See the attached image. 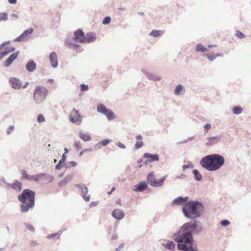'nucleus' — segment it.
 Instances as JSON below:
<instances>
[{
	"instance_id": "nucleus-1",
	"label": "nucleus",
	"mask_w": 251,
	"mask_h": 251,
	"mask_svg": "<svg viewBox=\"0 0 251 251\" xmlns=\"http://www.w3.org/2000/svg\"><path fill=\"white\" fill-rule=\"evenodd\" d=\"M196 226V223H187L185 224L180 228L179 235H176L174 237V240L178 243H182L177 245V249L183 251H198L197 248L193 246V239L192 233L187 229H194Z\"/></svg>"
},
{
	"instance_id": "nucleus-2",
	"label": "nucleus",
	"mask_w": 251,
	"mask_h": 251,
	"mask_svg": "<svg viewBox=\"0 0 251 251\" xmlns=\"http://www.w3.org/2000/svg\"><path fill=\"white\" fill-rule=\"evenodd\" d=\"M224 163V157L218 154L207 155L201 161L202 167L210 171L219 169Z\"/></svg>"
},
{
	"instance_id": "nucleus-3",
	"label": "nucleus",
	"mask_w": 251,
	"mask_h": 251,
	"mask_svg": "<svg viewBox=\"0 0 251 251\" xmlns=\"http://www.w3.org/2000/svg\"><path fill=\"white\" fill-rule=\"evenodd\" d=\"M35 193L30 189H25L22 193L18 196V200L22 204L21 210L23 212H27L34 205Z\"/></svg>"
},
{
	"instance_id": "nucleus-4",
	"label": "nucleus",
	"mask_w": 251,
	"mask_h": 251,
	"mask_svg": "<svg viewBox=\"0 0 251 251\" xmlns=\"http://www.w3.org/2000/svg\"><path fill=\"white\" fill-rule=\"evenodd\" d=\"M202 210L201 204L196 201H189L183 207L184 215L190 218L199 217Z\"/></svg>"
},
{
	"instance_id": "nucleus-5",
	"label": "nucleus",
	"mask_w": 251,
	"mask_h": 251,
	"mask_svg": "<svg viewBox=\"0 0 251 251\" xmlns=\"http://www.w3.org/2000/svg\"><path fill=\"white\" fill-rule=\"evenodd\" d=\"M48 94L47 89L43 86H37L34 90L33 99L36 103H41L45 100Z\"/></svg>"
},
{
	"instance_id": "nucleus-6",
	"label": "nucleus",
	"mask_w": 251,
	"mask_h": 251,
	"mask_svg": "<svg viewBox=\"0 0 251 251\" xmlns=\"http://www.w3.org/2000/svg\"><path fill=\"white\" fill-rule=\"evenodd\" d=\"M97 110L99 112L104 114L109 121L112 120L115 118L114 112L111 110L106 108L103 105L101 104H99L98 105Z\"/></svg>"
},
{
	"instance_id": "nucleus-7",
	"label": "nucleus",
	"mask_w": 251,
	"mask_h": 251,
	"mask_svg": "<svg viewBox=\"0 0 251 251\" xmlns=\"http://www.w3.org/2000/svg\"><path fill=\"white\" fill-rule=\"evenodd\" d=\"M166 178V177L165 176L163 178L157 180L154 177L153 173H151L148 176L147 180L151 185L154 187H159L163 185Z\"/></svg>"
},
{
	"instance_id": "nucleus-8",
	"label": "nucleus",
	"mask_w": 251,
	"mask_h": 251,
	"mask_svg": "<svg viewBox=\"0 0 251 251\" xmlns=\"http://www.w3.org/2000/svg\"><path fill=\"white\" fill-rule=\"evenodd\" d=\"M69 120L72 123L80 124L81 121V117L78 112L73 109L69 115Z\"/></svg>"
},
{
	"instance_id": "nucleus-9",
	"label": "nucleus",
	"mask_w": 251,
	"mask_h": 251,
	"mask_svg": "<svg viewBox=\"0 0 251 251\" xmlns=\"http://www.w3.org/2000/svg\"><path fill=\"white\" fill-rule=\"evenodd\" d=\"M85 37L83 32L80 29L76 30L74 33V40L76 42L85 43Z\"/></svg>"
},
{
	"instance_id": "nucleus-10",
	"label": "nucleus",
	"mask_w": 251,
	"mask_h": 251,
	"mask_svg": "<svg viewBox=\"0 0 251 251\" xmlns=\"http://www.w3.org/2000/svg\"><path fill=\"white\" fill-rule=\"evenodd\" d=\"M6 187L7 189H12L19 192L22 190V183L18 180H15L12 183H7Z\"/></svg>"
},
{
	"instance_id": "nucleus-11",
	"label": "nucleus",
	"mask_w": 251,
	"mask_h": 251,
	"mask_svg": "<svg viewBox=\"0 0 251 251\" xmlns=\"http://www.w3.org/2000/svg\"><path fill=\"white\" fill-rule=\"evenodd\" d=\"M33 31V29L32 28H29L25 31H24L23 33L20 35L19 37L16 38L14 41L16 42L22 41L25 40H26L28 37L27 36L29 34H31Z\"/></svg>"
},
{
	"instance_id": "nucleus-12",
	"label": "nucleus",
	"mask_w": 251,
	"mask_h": 251,
	"mask_svg": "<svg viewBox=\"0 0 251 251\" xmlns=\"http://www.w3.org/2000/svg\"><path fill=\"white\" fill-rule=\"evenodd\" d=\"M10 85L14 89H19L21 88L22 83L20 79L16 77H11L9 79Z\"/></svg>"
},
{
	"instance_id": "nucleus-13",
	"label": "nucleus",
	"mask_w": 251,
	"mask_h": 251,
	"mask_svg": "<svg viewBox=\"0 0 251 251\" xmlns=\"http://www.w3.org/2000/svg\"><path fill=\"white\" fill-rule=\"evenodd\" d=\"M112 215L113 217L118 220H121L123 219L125 216V214L123 211L121 209H115L112 213Z\"/></svg>"
},
{
	"instance_id": "nucleus-14",
	"label": "nucleus",
	"mask_w": 251,
	"mask_h": 251,
	"mask_svg": "<svg viewBox=\"0 0 251 251\" xmlns=\"http://www.w3.org/2000/svg\"><path fill=\"white\" fill-rule=\"evenodd\" d=\"M18 55V52H15L12 53L5 62L4 65L6 67L9 66L11 64L12 62L17 58Z\"/></svg>"
},
{
	"instance_id": "nucleus-15",
	"label": "nucleus",
	"mask_w": 251,
	"mask_h": 251,
	"mask_svg": "<svg viewBox=\"0 0 251 251\" xmlns=\"http://www.w3.org/2000/svg\"><path fill=\"white\" fill-rule=\"evenodd\" d=\"M221 139L220 137L219 136H215V137H210L207 138V142L206 145L208 146H211L214 144H216L220 141Z\"/></svg>"
},
{
	"instance_id": "nucleus-16",
	"label": "nucleus",
	"mask_w": 251,
	"mask_h": 251,
	"mask_svg": "<svg viewBox=\"0 0 251 251\" xmlns=\"http://www.w3.org/2000/svg\"><path fill=\"white\" fill-rule=\"evenodd\" d=\"M50 60L51 64L53 67H56L58 65L57 61V55L55 52H51L50 55Z\"/></svg>"
},
{
	"instance_id": "nucleus-17",
	"label": "nucleus",
	"mask_w": 251,
	"mask_h": 251,
	"mask_svg": "<svg viewBox=\"0 0 251 251\" xmlns=\"http://www.w3.org/2000/svg\"><path fill=\"white\" fill-rule=\"evenodd\" d=\"M85 43L94 41L96 39V36L94 33H88L85 36Z\"/></svg>"
},
{
	"instance_id": "nucleus-18",
	"label": "nucleus",
	"mask_w": 251,
	"mask_h": 251,
	"mask_svg": "<svg viewBox=\"0 0 251 251\" xmlns=\"http://www.w3.org/2000/svg\"><path fill=\"white\" fill-rule=\"evenodd\" d=\"M36 67V64L33 60L28 61L26 65V69L31 72L34 71L35 70Z\"/></svg>"
},
{
	"instance_id": "nucleus-19",
	"label": "nucleus",
	"mask_w": 251,
	"mask_h": 251,
	"mask_svg": "<svg viewBox=\"0 0 251 251\" xmlns=\"http://www.w3.org/2000/svg\"><path fill=\"white\" fill-rule=\"evenodd\" d=\"M144 157L146 158H149L150 162L158 161L159 160L158 156L156 154H151L150 153H146L144 154Z\"/></svg>"
},
{
	"instance_id": "nucleus-20",
	"label": "nucleus",
	"mask_w": 251,
	"mask_h": 251,
	"mask_svg": "<svg viewBox=\"0 0 251 251\" xmlns=\"http://www.w3.org/2000/svg\"><path fill=\"white\" fill-rule=\"evenodd\" d=\"M147 187V184L145 182H141L136 188L133 189L134 191L141 192L144 191Z\"/></svg>"
},
{
	"instance_id": "nucleus-21",
	"label": "nucleus",
	"mask_w": 251,
	"mask_h": 251,
	"mask_svg": "<svg viewBox=\"0 0 251 251\" xmlns=\"http://www.w3.org/2000/svg\"><path fill=\"white\" fill-rule=\"evenodd\" d=\"M46 174H40L36 175L31 176L30 175L28 180L33 181L35 182H38L43 176H45Z\"/></svg>"
},
{
	"instance_id": "nucleus-22",
	"label": "nucleus",
	"mask_w": 251,
	"mask_h": 251,
	"mask_svg": "<svg viewBox=\"0 0 251 251\" xmlns=\"http://www.w3.org/2000/svg\"><path fill=\"white\" fill-rule=\"evenodd\" d=\"M136 139H137V141L135 145V148L139 149L143 145V143L142 142V137L141 135H138L136 137Z\"/></svg>"
},
{
	"instance_id": "nucleus-23",
	"label": "nucleus",
	"mask_w": 251,
	"mask_h": 251,
	"mask_svg": "<svg viewBox=\"0 0 251 251\" xmlns=\"http://www.w3.org/2000/svg\"><path fill=\"white\" fill-rule=\"evenodd\" d=\"M79 136L80 139L85 142L89 141L91 140V137L90 135L82 132L79 133Z\"/></svg>"
},
{
	"instance_id": "nucleus-24",
	"label": "nucleus",
	"mask_w": 251,
	"mask_h": 251,
	"mask_svg": "<svg viewBox=\"0 0 251 251\" xmlns=\"http://www.w3.org/2000/svg\"><path fill=\"white\" fill-rule=\"evenodd\" d=\"M88 193V189L86 187H84L82 189V196L86 201H89L90 195H87Z\"/></svg>"
},
{
	"instance_id": "nucleus-25",
	"label": "nucleus",
	"mask_w": 251,
	"mask_h": 251,
	"mask_svg": "<svg viewBox=\"0 0 251 251\" xmlns=\"http://www.w3.org/2000/svg\"><path fill=\"white\" fill-rule=\"evenodd\" d=\"M184 88L181 85H178L175 90V94L176 95H180L184 92Z\"/></svg>"
},
{
	"instance_id": "nucleus-26",
	"label": "nucleus",
	"mask_w": 251,
	"mask_h": 251,
	"mask_svg": "<svg viewBox=\"0 0 251 251\" xmlns=\"http://www.w3.org/2000/svg\"><path fill=\"white\" fill-rule=\"evenodd\" d=\"M186 200L185 199L179 197L175 199L173 201V203L176 205H181Z\"/></svg>"
},
{
	"instance_id": "nucleus-27",
	"label": "nucleus",
	"mask_w": 251,
	"mask_h": 251,
	"mask_svg": "<svg viewBox=\"0 0 251 251\" xmlns=\"http://www.w3.org/2000/svg\"><path fill=\"white\" fill-rule=\"evenodd\" d=\"M15 50L14 48H12L10 50H5L4 51L0 53V60L4 56H6L8 54L10 53L11 52H13Z\"/></svg>"
},
{
	"instance_id": "nucleus-28",
	"label": "nucleus",
	"mask_w": 251,
	"mask_h": 251,
	"mask_svg": "<svg viewBox=\"0 0 251 251\" xmlns=\"http://www.w3.org/2000/svg\"><path fill=\"white\" fill-rule=\"evenodd\" d=\"M21 179L28 180L30 175L27 174V172L25 170H23L21 171Z\"/></svg>"
},
{
	"instance_id": "nucleus-29",
	"label": "nucleus",
	"mask_w": 251,
	"mask_h": 251,
	"mask_svg": "<svg viewBox=\"0 0 251 251\" xmlns=\"http://www.w3.org/2000/svg\"><path fill=\"white\" fill-rule=\"evenodd\" d=\"M163 33L162 31L157 30H153L151 33L150 35L152 36L155 37H158L160 36Z\"/></svg>"
},
{
	"instance_id": "nucleus-30",
	"label": "nucleus",
	"mask_w": 251,
	"mask_h": 251,
	"mask_svg": "<svg viewBox=\"0 0 251 251\" xmlns=\"http://www.w3.org/2000/svg\"><path fill=\"white\" fill-rule=\"evenodd\" d=\"M243 111V109L240 106H235L232 109V112L235 114H239Z\"/></svg>"
},
{
	"instance_id": "nucleus-31",
	"label": "nucleus",
	"mask_w": 251,
	"mask_h": 251,
	"mask_svg": "<svg viewBox=\"0 0 251 251\" xmlns=\"http://www.w3.org/2000/svg\"><path fill=\"white\" fill-rule=\"evenodd\" d=\"M165 248L169 250H173L175 248V244L172 241H169L166 245Z\"/></svg>"
},
{
	"instance_id": "nucleus-32",
	"label": "nucleus",
	"mask_w": 251,
	"mask_h": 251,
	"mask_svg": "<svg viewBox=\"0 0 251 251\" xmlns=\"http://www.w3.org/2000/svg\"><path fill=\"white\" fill-rule=\"evenodd\" d=\"M193 173L195 176L196 179L198 180H200L201 179V175L199 173L197 170H194Z\"/></svg>"
},
{
	"instance_id": "nucleus-33",
	"label": "nucleus",
	"mask_w": 251,
	"mask_h": 251,
	"mask_svg": "<svg viewBox=\"0 0 251 251\" xmlns=\"http://www.w3.org/2000/svg\"><path fill=\"white\" fill-rule=\"evenodd\" d=\"M196 50L197 51L205 52L207 50V49L202 45L199 44L196 47Z\"/></svg>"
},
{
	"instance_id": "nucleus-34",
	"label": "nucleus",
	"mask_w": 251,
	"mask_h": 251,
	"mask_svg": "<svg viewBox=\"0 0 251 251\" xmlns=\"http://www.w3.org/2000/svg\"><path fill=\"white\" fill-rule=\"evenodd\" d=\"M7 20V14L5 13H0V22Z\"/></svg>"
},
{
	"instance_id": "nucleus-35",
	"label": "nucleus",
	"mask_w": 251,
	"mask_h": 251,
	"mask_svg": "<svg viewBox=\"0 0 251 251\" xmlns=\"http://www.w3.org/2000/svg\"><path fill=\"white\" fill-rule=\"evenodd\" d=\"M45 121V117L42 114H40L37 117V121L39 123H42Z\"/></svg>"
},
{
	"instance_id": "nucleus-36",
	"label": "nucleus",
	"mask_w": 251,
	"mask_h": 251,
	"mask_svg": "<svg viewBox=\"0 0 251 251\" xmlns=\"http://www.w3.org/2000/svg\"><path fill=\"white\" fill-rule=\"evenodd\" d=\"M109 142L110 141L108 139H104L102 140L100 143H99V145L104 146L107 145Z\"/></svg>"
},
{
	"instance_id": "nucleus-37",
	"label": "nucleus",
	"mask_w": 251,
	"mask_h": 251,
	"mask_svg": "<svg viewBox=\"0 0 251 251\" xmlns=\"http://www.w3.org/2000/svg\"><path fill=\"white\" fill-rule=\"evenodd\" d=\"M220 54H217L216 55H211V54H207V58L208 59L210 60V61H213L215 58L216 56H219Z\"/></svg>"
},
{
	"instance_id": "nucleus-38",
	"label": "nucleus",
	"mask_w": 251,
	"mask_h": 251,
	"mask_svg": "<svg viewBox=\"0 0 251 251\" xmlns=\"http://www.w3.org/2000/svg\"><path fill=\"white\" fill-rule=\"evenodd\" d=\"M235 34L236 36L240 39L243 38L245 37L244 34L239 31H237Z\"/></svg>"
},
{
	"instance_id": "nucleus-39",
	"label": "nucleus",
	"mask_w": 251,
	"mask_h": 251,
	"mask_svg": "<svg viewBox=\"0 0 251 251\" xmlns=\"http://www.w3.org/2000/svg\"><path fill=\"white\" fill-rule=\"evenodd\" d=\"M111 21V18L109 17H105L103 21V24H109Z\"/></svg>"
},
{
	"instance_id": "nucleus-40",
	"label": "nucleus",
	"mask_w": 251,
	"mask_h": 251,
	"mask_svg": "<svg viewBox=\"0 0 251 251\" xmlns=\"http://www.w3.org/2000/svg\"><path fill=\"white\" fill-rule=\"evenodd\" d=\"M81 90L82 91H87L88 89V86L87 85L82 84L80 85Z\"/></svg>"
},
{
	"instance_id": "nucleus-41",
	"label": "nucleus",
	"mask_w": 251,
	"mask_h": 251,
	"mask_svg": "<svg viewBox=\"0 0 251 251\" xmlns=\"http://www.w3.org/2000/svg\"><path fill=\"white\" fill-rule=\"evenodd\" d=\"M230 224V222L227 221V220H223L221 222V225L223 226H227L228 225H229Z\"/></svg>"
},
{
	"instance_id": "nucleus-42",
	"label": "nucleus",
	"mask_w": 251,
	"mask_h": 251,
	"mask_svg": "<svg viewBox=\"0 0 251 251\" xmlns=\"http://www.w3.org/2000/svg\"><path fill=\"white\" fill-rule=\"evenodd\" d=\"M204 128L206 130V132H207L208 130L211 128V125L209 124H206L204 126Z\"/></svg>"
},
{
	"instance_id": "nucleus-43",
	"label": "nucleus",
	"mask_w": 251,
	"mask_h": 251,
	"mask_svg": "<svg viewBox=\"0 0 251 251\" xmlns=\"http://www.w3.org/2000/svg\"><path fill=\"white\" fill-rule=\"evenodd\" d=\"M117 145L119 147H120L121 149H125L126 148V146L124 144H123L120 142H119L117 144Z\"/></svg>"
},
{
	"instance_id": "nucleus-44",
	"label": "nucleus",
	"mask_w": 251,
	"mask_h": 251,
	"mask_svg": "<svg viewBox=\"0 0 251 251\" xmlns=\"http://www.w3.org/2000/svg\"><path fill=\"white\" fill-rule=\"evenodd\" d=\"M13 130H14V126H10L7 130V133L8 134L10 133V132H12Z\"/></svg>"
},
{
	"instance_id": "nucleus-45",
	"label": "nucleus",
	"mask_w": 251,
	"mask_h": 251,
	"mask_svg": "<svg viewBox=\"0 0 251 251\" xmlns=\"http://www.w3.org/2000/svg\"><path fill=\"white\" fill-rule=\"evenodd\" d=\"M69 164L72 167H75L77 165V163L75 161H71L69 162Z\"/></svg>"
},
{
	"instance_id": "nucleus-46",
	"label": "nucleus",
	"mask_w": 251,
	"mask_h": 251,
	"mask_svg": "<svg viewBox=\"0 0 251 251\" xmlns=\"http://www.w3.org/2000/svg\"><path fill=\"white\" fill-rule=\"evenodd\" d=\"M27 227L28 229H29L31 231L34 230V228L32 225H27Z\"/></svg>"
},
{
	"instance_id": "nucleus-47",
	"label": "nucleus",
	"mask_w": 251,
	"mask_h": 251,
	"mask_svg": "<svg viewBox=\"0 0 251 251\" xmlns=\"http://www.w3.org/2000/svg\"><path fill=\"white\" fill-rule=\"evenodd\" d=\"M62 163V161L60 160L59 162V163L56 166V169H59L60 168L61 164Z\"/></svg>"
},
{
	"instance_id": "nucleus-48",
	"label": "nucleus",
	"mask_w": 251,
	"mask_h": 251,
	"mask_svg": "<svg viewBox=\"0 0 251 251\" xmlns=\"http://www.w3.org/2000/svg\"><path fill=\"white\" fill-rule=\"evenodd\" d=\"M16 1V0H8V2L11 4H15Z\"/></svg>"
},
{
	"instance_id": "nucleus-49",
	"label": "nucleus",
	"mask_w": 251,
	"mask_h": 251,
	"mask_svg": "<svg viewBox=\"0 0 251 251\" xmlns=\"http://www.w3.org/2000/svg\"><path fill=\"white\" fill-rule=\"evenodd\" d=\"M124 247V244H121L118 248V249L121 250Z\"/></svg>"
},
{
	"instance_id": "nucleus-50",
	"label": "nucleus",
	"mask_w": 251,
	"mask_h": 251,
	"mask_svg": "<svg viewBox=\"0 0 251 251\" xmlns=\"http://www.w3.org/2000/svg\"><path fill=\"white\" fill-rule=\"evenodd\" d=\"M12 16L14 18H18V16L16 14H12Z\"/></svg>"
},
{
	"instance_id": "nucleus-51",
	"label": "nucleus",
	"mask_w": 251,
	"mask_h": 251,
	"mask_svg": "<svg viewBox=\"0 0 251 251\" xmlns=\"http://www.w3.org/2000/svg\"><path fill=\"white\" fill-rule=\"evenodd\" d=\"M75 145L76 147H78L79 145V144L78 143H76L75 144Z\"/></svg>"
},
{
	"instance_id": "nucleus-52",
	"label": "nucleus",
	"mask_w": 251,
	"mask_h": 251,
	"mask_svg": "<svg viewBox=\"0 0 251 251\" xmlns=\"http://www.w3.org/2000/svg\"><path fill=\"white\" fill-rule=\"evenodd\" d=\"M160 78L158 77H155L153 79L154 80H159Z\"/></svg>"
},
{
	"instance_id": "nucleus-53",
	"label": "nucleus",
	"mask_w": 251,
	"mask_h": 251,
	"mask_svg": "<svg viewBox=\"0 0 251 251\" xmlns=\"http://www.w3.org/2000/svg\"><path fill=\"white\" fill-rule=\"evenodd\" d=\"M85 151V150H83V151H81L79 153V156H81L82 155V153L83 152V151Z\"/></svg>"
},
{
	"instance_id": "nucleus-54",
	"label": "nucleus",
	"mask_w": 251,
	"mask_h": 251,
	"mask_svg": "<svg viewBox=\"0 0 251 251\" xmlns=\"http://www.w3.org/2000/svg\"><path fill=\"white\" fill-rule=\"evenodd\" d=\"M112 192L111 191L108 192H107V194H108V195H110V194L112 193Z\"/></svg>"
},
{
	"instance_id": "nucleus-55",
	"label": "nucleus",
	"mask_w": 251,
	"mask_h": 251,
	"mask_svg": "<svg viewBox=\"0 0 251 251\" xmlns=\"http://www.w3.org/2000/svg\"><path fill=\"white\" fill-rule=\"evenodd\" d=\"M115 187H113L112 190H111V191L112 192L114 191L115 190Z\"/></svg>"
},
{
	"instance_id": "nucleus-56",
	"label": "nucleus",
	"mask_w": 251,
	"mask_h": 251,
	"mask_svg": "<svg viewBox=\"0 0 251 251\" xmlns=\"http://www.w3.org/2000/svg\"><path fill=\"white\" fill-rule=\"evenodd\" d=\"M27 84L28 83H26V84L23 86V88H25Z\"/></svg>"
},
{
	"instance_id": "nucleus-57",
	"label": "nucleus",
	"mask_w": 251,
	"mask_h": 251,
	"mask_svg": "<svg viewBox=\"0 0 251 251\" xmlns=\"http://www.w3.org/2000/svg\"><path fill=\"white\" fill-rule=\"evenodd\" d=\"M65 152H67L68 150H67V149L66 148H65Z\"/></svg>"
},
{
	"instance_id": "nucleus-58",
	"label": "nucleus",
	"mask_w": 251,
	"mask_h": 251,
	"mask_svg": "<svg viewBox=\"0 0 251 251\" xmlns=\"http://www.w3.org/2000/svg\"><path fill=\"white\" fill-rule=\"evenodd\" d=\"M120 251V250H119L118 248H117L115 250V251Z\"/></svg>"
},
{
	"instance_id": "nucleus-59",
	"label": "nucleus",
	"mask_w": 251,
	"mask_h": 251,
	"mask_svg": "<svg viewBox=\"0 0 251 251\" xmlns=\"http://www.w3.org/2000/svg\"><path fill=\"white\" fill-rule=\"evenodd\" d=\"M187 168V167H186V166H185V165H184V166H183V168H184V169H185V168Z\"/></svg>"
}]
</instances>
